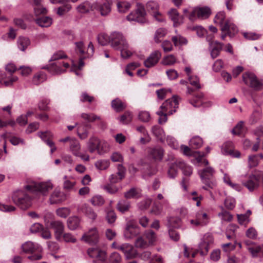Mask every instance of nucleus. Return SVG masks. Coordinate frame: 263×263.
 Listing matches in <instances>:
<instances>
[{
	"mask_svg": "<svg viewBox=\"0 0 263 263\" xmlns=\"http://www.w3.org/2000/svg\"><path fill=\"white\" fill-rule=\"evenodd\" d=\"M110 44L114 49L120 51L121 56L124 59L129 58L133 54L125 38L120 32H115L110 35Z\"/></svg>",
	"mask_w": 263,
	"mask_h": 263,
	"instance_id": "f257e3e1",
	"label": "nucleus"
},
{
	"mask_svg": "<svg viewBox=\"0 0 263 263\" xmlns=\"http://www.w3.org/2000/svg\"><path fill=\"white\" fill-rule=\"evenodd\" d=\"M215 174V170L209 166L198 171V174L201 181L205 184V186L202 187L203 189L208 190L209 189H214L216 186L217 183L214 178Z\"/></svg>",
	"mask_w": 263,
	"mask_h": 263,
	"instance_id": "f03ea898",
	"label": "nucleus"
},
{
	"mask_svg": "<svg viewBox=\"0 0 263 263\" xmlns=\"http://www.w3.org/2000/svg\"><path fill=\"white\" fill-rule=\"evenodd\" d=\"M53 187L52 183L49 181L42 182L32 181L25 186V189L31 193L39 194L43 196H46Z\"/></svg>",
	"mask_w": 263,
	"mask_h": 263,
	"instance_id": "7ed1b4c3",
	"label": "nucleus"
},
{
	"mask_svg": "<svg viewBox=\"0 0 263 263\" xmlns=\"http://www.w3.org/2000/svg\"><path fill=\"white\" fill-rule=\"evenodd\" d=\"M22 251L27 254H33L35 252L36 254H33L28 256V259L32 260H40L42 258L41 252L42 247L38 244L33 243L32 241H27L22 245Z\"/></svg>",
	"mask_w": 263,
	"mask_h": 263,
	"instance_id": "20e7f679",
	"label": "nucleus"
},
{
	"mask_svg": "<svg viewBox=\"0 0 263 263\" xmlns=\"http://www.w3.org/2000/svg\"><path fill=\"white\" fill-rule=\"evenodd\" d=\"M12 200L21 209L25 210L30 208L32 204V198L25 192L18 191L12 196Z\"/></svg>",
	"mask_w": 263,
	"mask_h": 263,
	"instance_id": "39448f33",
	"label": "nucleus"
},
{
	"mask_svg": "<svg viewBox=\"0 0 263 263\" xmlns=\"http://www.w3.org/2000/svg\"><path fill=\"white\" fill-rule=\"evenodd\" d=\"M245 83L255 90H260L263 88V83L256 76L251 72H246L242 75Z\"/></svg>",
	"mask_w": 263,
	"mask_h": 263,
	"instance_id": "423d86ee",
	"label": "nucleus"
},
{
	"mask_svg": "<svg viewBox=\"0 0 263 263\" xmlns=\"http://www.w3.org/2000/svg\"><path fill=\"white\" fill-rule=\"evenodd\" d=\"M181 150L183 154L186 156H191L194 155L195 157V162L194 163L198 166H201L202 164L206 166L209 164V162L206 159H203L204 154H201L199 152H195L193 153V151L187 146L181 145Z\"/></svg>",
	"mask_w": 263,
	"mask_h": 263,
	"instance_id": "0eeeda50",
	"label": "nucleus"
},
{
	"mask_svg": "<svg viewBox=\"0 0 263 263\" xmlns=\"http://www.w3.org/2000/svg\"><path fill=\"white\" fill-rule=\"evenodd\" d=\"M145 15L146 12L142 4H137L136 11L131 12L126 18L129 21H137L140 23H144L146 22Z\"/></svg>",
	"mask_w": 263,
	"mask_h": 263,
	"instance_id": "6e6552de",
	"label": "nucleus"
},
{
	"mask_svg": "<svg viewBox=\"0 0 263 263\" xmlns=\"http://www.w3.org/2000/svg\"><path fill=\"white\" fill-rule=\"evenodd\" d=\"M100 239V235L98 229L96 227L90 229L82 236L81 240L89 245H97Z\"/></svg>",
	"mask_w": 263,
	"mask_h": 263,
	"instance_id": "1a4fd4ad",
	"label": "nucleus"
},
{
	"mask_svg": "<svg viewBox=\"0 0 263 263\" xmlns=\"http://www.w3.org/2000/svg\"><path fill=\"white\" fill-rule=\"evenodd\" d=\"M111 0H101L94 3V10L103 16H107L111 12Z\"/></svg>",
	"mask_w": 263,
	"mask_h": 263,
	"instance_id": "9d476101",
	"label": "nucleus"
},
{
	"mask_svg": "<svg viewBox=\"0 0 263 263\" xmlns=\"http://www.w3.org/2000/svg\"><path fill=\"white\" fill-rule=\"evenodd\" d=\"M140 233L139 227L136 225L134 220L128 221L124 231V236L126 239H132Z\"/></svg>",
	"mask_w": 263,
	"mask_h": 263,
	"instance_id": "9b49d317",
	"label": "nucleus"
},
{
	"mask_svg": "<svg viewBox=\"0 0 263 263\" xmlns=\"http://www.w3.org/2000/svg\"><path fill=\"white\" fill-rule=\"evenodd\" d=\"M178 105L177 97L174 96L172 98L166 100L160 106V109L166 111L168 115H172L176 111Z\"/></svg>",
	"mask_w": 263,
	"mask_h": 263,
	"instance_id": "f8f14e48",
	"label": "nucleus"
},
{
	"mask_svg": "<svg viewBox=\"0 0 263 263\" xmlns=\"http://www.w3.org/2000/svg\"><path fill=\"white\" fill-rule=\"evenodd\" d=\"M69 150L75 156L80 157L84 161H89V156L86 154H82L81 153L80 144L76 139H73V140H70Z\"/></svg>",
	"mask_w": 263,
	"mask_h": 263,
	"instance_id": "ddd939ff",
	"label": "nucleus"
},
{
	"mask_svg": "<svg viewBox=\"0 0 263 263\" xmlns=\"http://www.w3.org/2000/svg\"><path fill=\"white\" fill-rule=\"evenodd\" d=\"M69 67L68 63L58 61L51 64L49 71L53 74H59L65 72V69Z\"/></svg>",
	"mask_w": 263,
	"mask_h": 263,
	"instance_id": "4468645a",
	"label": "nucleus"
},
{
	"mask_svg": "<svg viewBox=\"0 0 263 263\" xmlns=\"http://www.w3.org/2000/svg\"><path fill=\"white\" fill-rule=\"evenodd\" d=\"M213 241V237L210 234L204 235L203 239L199 245L198 252H199L202 256L206 255L209 251V245Z\"/></svg>",
	"mask_w": 263,
	"mask_h": 263,
	"instance_id": "2eb2a0df",
	"label": "nucleus"
},
{
	"mask_svg": "<svg viewBox=\"0 0 263 263\" xmlns=\"http://www.w3.org/2000/svg\"><path fill=\"white\" fill-rule=\"evenodd\" d=\"M50 227L54 230V234L55 239L57 240L61 241L62 235L64 231V225L60 221H52L50 224Z\"/></svg>",
	"mask_w": 263,
	"mask_h": 263,
	"instance_id": "dca6fc26",
	"label": "nucleus"
},
{
	"mask_svg": "<svg viewBox=\"0 0 263 263\" xmlns=\"http://www.w3.org/2000/svg\"><path fill=\"white\" fill-rule=\"evenodd\" d=\"M207 214L202 211L197 212L195 215V219L190 220V223L194 226H203L208 222Z\"/></svg>",
	"mask_w": 263,
	"mask_h": 263,
	"instance_id": "f3484780",
	"label": "nucleus"
},
{
	"mask_svg": "<svg viewBox=\"0 0 263 263\" xmlns=\"http://www.w3.org/2000/svg\"><path fill=\"white\" fill-rule=\"evenodd\" d=\"M76 50L81 55H84V58H86L91 57L93 54L94 48L92 43L90 42L88 45L87 50L85 55L84 44L82 42H79L76 43Z\"/></svg>",
	"mask_w": 263,
	"mask_h": 263,
	"instance_id": "a211bd4d",
	"label": "nucleus"
},
{
	"mask_svg": "<svg viewBox=\"0 0 263 263\" xmlns=\"http://www.w3.org/2000/svg\"><path fill=\"white\" fill-rule=\"evenodd\" d=\"M117 168L118 172L116 174H111L109 177V180L111 183H116L125 177V168L122 164H118Z\"/></svg>",
	"mask_w": 263,
	"mask_h": 263,
	"instance_id": "6ab92c4d",
	"label": "nucleus"
},
{
	"mask_svg": "<svg viewBox=\"0 0 263 263\" xmlns=\"http://www.w3.org/2000/svg\"><path fill=\"white\" fill-rule=\"evenodd\" d=\"M222 32H227L228 35L232 37L238 32L237 27L230 21L227 20L221 27Z\"/></svg>",
	"mask_w": 263,
	"mask_h": 263,
	"instance_id": "aec40b11",
	"label": "nucleus"
},
{
	"mask_svg": "<svg viewBox=\"0 0 263 263\" xmlns=\"http://www.w3.org/2000/svg\"><path fill=\"white\" fill-rule=\"evenodd\" d=\"M18 80V77L9 74L7 76L6 73L0 71V84L5 86H10Z\"/></svg>",
	"mask_w": 263,
	"mask_h": 263,
	"instance_id": "412c9836",
	"label": "nucleus"
},
{
	"mask_svg": "<svg viewBox=\"0 0 263 263\" xmlns=\"http://www.w3.org/2000/svg\"><path fill=\"white\" fill-rule=\"evenodd\" d=\"M66 199L65 194L55 189L50 195L49 201L50 204H57L65 201Z\"/></svg>",
	"mask_w": 263,
	"mask_h": 263,
	"instance_id": "4be33fe9",
	"label": "nucleus"
},
{
	"mask_svg": "<svg viewBox=\"0 0 263 263\" xmlns=\"http://www.w3.org/2000/svg\"><path fill=\"white\" fill-rule=\"evenodd\" d=\"M161 57V52L157 50L155 51L144 61V65L147 68L152 67L158 62Z\"/></svg>",
	"mask_w": 263,
	"mask_h": 263,
	"instance_id": "5701e85b",
	"label": "nucleus"
},
{
	"mask_svg": "<svg viewBox=\"0 0 263 263\" xmlns=\"http://www.w3.org/2000/svg\"><path fill=\"white\" fill-rule=\"evenodd\" d=\"M208 42H209L210 47L211 49V55L213 59L217 57L221 50H222L223 44L217 41L211 42L209 37L206 38Z\"/></svg>",
	"mask_w": 263,
	"mask_h": 263,
	"instance_id": "b1692460",
	"label": "nucleus"
},
{
	"mask_svg": "<svg viewBox=\"0 0 263 263\" xmlns=\"http://www.w3.org/2000/svg\"><path fill=\"white\" fill-rule=\"evenodd\" d=\"M259 184V177L255 175L250 176L247 181L243 183V184L247 187L250 191H253L257 188Z\"/></svg>",
	"mask_w": 263,
	"mask_h": 263,
	"instance_id": "393cba45",
	"label": "nucleus"
},
{
	"mask_svg": "<svg viewBox=\"0 0 263 263\" xmlns=\"http://www.w3.org/2000/svg\"><path fill=\"white\" fill-rule=\"evenodd\" d=\"M247 246V249L250 252L253 257H256L258 254L262 252V245H256L252 241L245 242Z\"/></svg>",
	"mask_w": 263,
	"mask_h": 263,
	"instance_id": "a878e982",
	"label": "nucleus"
},
{
	"mask_svg": "<svg viewBox=\"0 0 263 263\" xmlns=\"http://www.w3.org/2000/svg\"><path fill=\"white\" fill-rule=\"evenodd\" d=\"M148 155L156 160H161L164 155V151L160 147L149 148L148 151Z\"/></svg>",
	"mask_w": 263,
	"mask_h": 263,
	"instance_id": "bb28decb",
	"label": "nucleus"
},
{
	"mask_svg": "<svg viewBox=\"0 0 263 263\" xmlns=\"http://www.w3.org/2000/svg\"><path fill=\"white\" fill-rule=\"evenodd\" d=\"M81 210L85 213L86 216L92 220H95L97 218V214L95 211L89 207L87 204L84 203L82 204Z\"/></svg>",
	"mask_w": 263,
	"mask_h": 263,
	"instance_id": "cd10ccee",
	"label": "nucleus"
},
{
	"mask_svg": "<svg viewBox=\"0 0 263 263\" xmlns=\"http://www.w3.org/2000/svg\"><path fill=\"white\" fill-rule=\"evenodd\" d=\"M180 160H176L175 162L171 163L167 171V175L169 178L174 179L178 174V168H179V164L178 162Z\"/></svg>",
	"mask_w": 263,
	"mask_h": 263,
	"instance_id": "c85d7f7f",
	"label": "nucleus"
},
{
	"mask_svg": "<svg viewBox=\"0 0 263 263\" xmlns=\"http://www.w3.org/2000/svg\"><path fill=\"white\" fill-rule=\"evenodd\" d=\"M93 6L94 3L93 4H91L89 2H85L79 5L77 7V9L78 12L84 13L89 12L90 10L94 11Z\"/></svg>",
	"mask_w": 263,
	"mask_h": 263,
	"instance_id": "c756f323",
	"label": "nucleus"
},
{
	"mask_svg": "<svg viewBox=\"0 0 263 263\" xmlns=\"http://www.w3.org/2000/svg\"><path fill=\"white\" fill-rule=\"evenodd\" d=\"M204 102L203 95L202 93H198L194 98L190 100V103L194 107H198L202 105Z\"/></svg>",
	"mask_w": 263,
	"mask_h": 263,
	"instance_id": "7c9ffc66",
	"label": "nucleus"
},
{
	"mask_svg": "<svg viewBox=\"0 0 263 263\" xmlns=\"http://www.w3.org/2000/svg\"><path fill=\"white\" fill-rule=\"evenodd\" d=\"M99 143V139L95 137H91L87 142V148L89 152L93 153L97 151L98 144Z\"/></svg>",
	"mask_w": 263,
	"mask_h": 263,
	"instance_id": "2f4dec72",
	"label": "nucleus"
},
{
	"mask_svg": "<svg viewBox=\"0 0 263 263\" xmlns=\"http://www.w3.org/2000/svg\"><path fill=\"white\" fill-rule=\"evenodd\" d=\"M195 12H197V17L201 19L208 18L210 15V10L208 7L195 8Z\"/></svg>",
	"mask_w": 263,
	"mask_h": 263,
	"instance_id": "473e14b6",
	"label": "nucleus"
},
{
	"mask_svg": "<svg viewBox=\"0 0 263 263\" xmlns=\"http://www.w3.org/2000/svg\"><path fill=\"white\" fill-rule=\"evenodd\" d=\"M130 202L127 200H121L117 204V209L120 212L124 213L129 211Z\"/></svg>",
	"mask_w": 263,
	"mask_h": 263,
	"instance_id": "72a5a7b5",
	"label": "nucleus"
},
{
	"mask_svg": "<svg viewBox=\"0 0 263 263\" xmlns=\"http://www.w3.org/2000/svg\"><path fill=\"white\" fill-rule=\"evenodd\" d=\"M30 41L28 37L21 36L17 40L18 48L22 51H24L30 45Z\"/></svg>",
	"mask_w": 263,
	"mask_h": 263,
	"instance_id": "f704fd0d",
	"label": "nucleus"
},
{
	"mask_svg": "<svg viewBox=\"0 0 263 263\" xmlns=\"http://www.w3.org/2000/svg\"><path fill=\"white\" fill-rule=\"evenodd\" d=\"M38 135L50 148L55 146L54 142L49 139L52 136L50 132L39 133Z\"/></svg>",
	"mask_w": 263,
	"mask_h": 263,
	"instance_id": "c9c22d12",
	"label": "nucleus"
},
{
	"mask_svg": "<svg viewBox=\"0 0 263 263\" xmlns=\"http://www.w3.org/2000/svg\"><path fill=\"white\" fill-rule=\"evenodd\" d=\"M112 107L118 112L124 109L126 107V104L118 98L115 99L111 102Z\"/></svg>",
	"mask_w": 263,
	"mask_h": 263,
	"instance_id": "e433bc0d",
	"label": "nucleus"
},
{
	"mask_svg": "<svg viewBox=\"0 0 263 263\" xmlns=\"http://www.w3.org/2000/svg\"><path fill=\"white\" fill-rule=\"evenodd\" d=\"M80 220L77 216L69 217L67 220V226L71 230H74L78 228L80 225Z\"/></svg>",
	"mask_w": 263,
	"mask_h": 263,
	"instance_id": "4c0bfd02",
	"label": "nucleus"
},
{
	"mask_svg": "<svg viewBox=\"0 0 263 263\" xmlns=\"http://www.w3.org/2000/svg\"><path fill=\"white\" fill-rule=\"evenodd\" d=\"M141 191L137 188L133 187L124 193V196L126 199L139 198L140 196Z\"/></svg>",
	"mask_w": 263,
	"mask_h": 263,
	"instance_id": "58836bf2",
	"label": "nucleus"
},
{
	"mask_svg": "<svg viewBox=\"0 0 263 263\" xmlns=\"http://www.w3.org/2000/svg\"><path fill=\"white\" fill-rule=\"evenodd\" d=\"M172 41L175 46L184 45L187 43V40L180 34L172 36Z\"/></svg>",
	"mask_w": 263,
	"mask_h": 263,
	"instance_id": "ea45409f",
	"label": "nucleus"
},
{
	"mask_svg": "<svg viewBox=\"0 0 263 263\" xmlns=\"http://www.w3.org/2000/svg\"><path fill=\"white\" fill-rule=\"evenodd\" d=\"M35 22L42 27H48L52 24V19L49 17L45 16L36 19Z\"/></svg>",
	"mask_w": 263,
	"mask_h": 263,
	"instance_id": "a19ab883",
	"label": "nucleus"
},
{
	"mask_svg": "<svg viewBox=\"0 0 263 263\" xmlns=\"http://www.w3.org/2000/svg\"><path fill=\"white\" fill-rule=\"evenodd\" d=\"M47 79L46 75L43 72H39L35 74L32 79V82L35 85H39Z\"/></svg>",
	"mask_w": 263,
	"mask_h": 263,
	"instance_id": "79ce46f5",
	"label": "nucleus"
},
{
	"mask_svg": "<svg viewBox=\"0 0 263 263\" xmlns=\"http://www.w3.org/2000/svg\"><path fill=\"white\" fill-rule=\"evenodd\" d=\"M90 203L95 206H101L105 202V200L101 195H95L90 200Z\"/></svg>",
	"mask_w": 263,
	"mask_h": 263,
	"instance_id": "37998d69",
	"label": "nucleus"
},
{
	"mask_svg": "<svg viewBox=\"0 0 263 263\" xmlns=\"http://www.w3.org/2000/svg\"><path fill=\"white\" fill-rule=\"evenodd\" d=\"M135 246L137 248L144 249L148 248L149 246L143 237H139L135 240Z\"/></svg>",
	"mask_w": 263,
	"mask_h": 263,
	"instance_id": "c03bdc74",
	"label": "nucleus"
},
{
	"mask_svg": "<svg viewBox=\"0 0 263 263\" xmlns=\"http://www.w3.org/2000/svg\"><path fill=\"white\" fill-rule=\"evenodd\" d=\"M179 164V168L183 171V173L185 176H190L193 173V169L191 166L186 165L184 162L181 160L178 162Z\"/></svg>",
	"mask_w": 263,
	"mask_h": 263,
	"instance_id": "a18cd8bd",
	"label": "nucleus"
},
{
	"mask_svg": "<svg viewBox=\"0 0 263 263\" xmlns=\"http://www.w3.org/2000/svg\"><path fill=\"white\" fill-rule=\"evenodd\" d=\"M118 10L120 13H125L130 8V4L125 1H119L117 4Z\"/></svg>",
	"mask_w": 263,
	"mask_h": 263,
	"instance_id": "49530a36",
	"label": "nucleus"
},
{
	"mask_svg": "<svg viewBox=\"0 0 263 263\" xmlns=\"http://www.w3.org/2000/svg\"><path fill=\"white\" fill-rule=\"evenodd\" d=\"M203 144L202 139L198 137L195 136L192 138L190 141V145L193 148H199Z\"/></svg>",
	"mask_w": 263,
	"mask_h": 263,
	"instance_id": "de8ad7c7",
	"label": "nucleus"
},
{
	"mask_svg": "<svg viewBox=\"0 0 263 263\" xmlns=\"http://www.w3.org/2000/svg\"><path fill=\"white\" fill-rule=\"evenodd\" d=\"M222 211L218 214V217L223 221H230L233 218V216L230 212L226 211L223 207H221Z\"/></svg>",
	"mask_w": 263,
	"mask_h": 263,
	"instance_id": "09e8293b",
	"label": "nucleus"
},
{
	"mask_svg": "<svg viewBox=\"0 0 263 263\" xmlns=\"http://www.w3.org/2000/svg\"><path fill=\"white\" fill-rule=\"evenodd\" d=\"M144 236L149 246L153 245L157 240L156 235L153 231L149 230L146 232Z\"/></svg>",
	"mask_w": 263,
	"mask_h": 263,
	"instance_id": "8fccbe9b",
	"label": "nucleus"
},
{
	"mask_svg": "<svg viewBox=\"0 0 263 263\" xmlns=\"http://www.w3.org/2000/svg\"><path fill=\"white\" fill-rule=\"evenodd\" d=\"M132 114L129 111H126L119 118V120L121 123L127 124L132 121Z\"/></svg>",
	"mask_w": 263,
	"mask_h": 263,
	"instance_id": "3c124183",
	"label": "nucleus"
},
{
	"mask_svg": "<svg viewBox=\"0 0 263 263\" xmlns=\"http://www.w3.org/2000/svg\"><path fill=\"white\" fill-rule=\"evenodd\" d=\"M152 132L158 139L162 140L164 137V132L159 126H154L152 128Z\"/></svg>",
	"mask_w": 263,
	"mask_h": 263,
	"instance_id": "603ef678",
	"label": "nucleus"
},
{
	"mask_svg": "<svg viewBox=\"0 0 263 263\" xmlns=\"http://www.w3.org/2000/svg\"><path fill=\"white\" fill-rule=\"evenodd\" d=\"M169 15L174 23H180L182 21V17L179 15L176 9H172L169 12Z\"/></svg>",
	"mask_w": 263,
	"mask_h": 263,
	"instance_id": "864d4df0",
	"label": "nucleus"
},
{
	"mask_svg": "<svg viewBox=\"0 0 263 263\" xmlns=\"http://www.w3.org/2000/svg\"><path fill=\"white\" fill-rule=\"evenodd\" d=\"M167 33V31L164 28L158 29L155 33L154 39L156 43H160L161 39Z\"/></svg>",
	"mask_w": 263,
	"mask_h": 263,
	"instance_id": "5fc2aeb1",
	"label": "nucleus"
},
{
	"mask_svg": "<svg viewBox=\"0 0 263 263\" xmlns=\"http://www.w3.org/2000/svg\"><path fill=\"white\" fill-rule=\"evenodd\" d=\"M109 149V145L105 141H101L99 140V143L98 144L97 152L99 154H102Z\"/></svg>",
	"mask_w": 263,
	"mask_h": 263,
	"instance_id": "6e6d98bb",
	"label": "nucleus"
},
{
	"mask_svg": "<svg viewBox=\"0 0 263 263\" xmlns=\"http://www.w3.org/2000/svg\"><path fill=\"white\" fill-rule=\"evenodd\" d=\"M110 165L109 160H100L95 163L96 167L100 170H104L107 169Z\"/></svg>",
	"mask_w": 263,
	"mask_h": 263,
	"instance_id": "4d7b16f0",
	"label": "nucleus"
},
{
	"mask_svg": "<svg viewBox=\"0 0 263 263\" xmlns=\"http://www.w3.org/2000/svg\"><path fill=\"white\" fill-rule=\"evenodd\" d=\"M243 122L240 121L232 129V133L233 135H241L243 134Z\"/></svg>",
	"mask_w": 263,
	"mask_h": 263,
	"instance_id": "13d9d810",
	"label": "nucleus"
},
{
	"mask_svg": "<svg viewBox=\"0 0 263 263\" xmlns=\"http://www.w3.org/2000/svg\"><path fill=\"white\" fill-rule=\"evenodd\" d=\"M70 213V210L67 208H60L56 210L57 215L61 218H66Z\"/></svg>",
	"mask_w": 263,
	"mask_h": 263,
	"instance_id": "bf43d9fd",
	"label": "nucleus"
},
{
	"mask_svg": "<svg viewBox=\"0 0 263 263\" xmlns=\"http://www.w3.org/2000/svg\"><path fill=\"white\" fill-rule=\"evenodd\" d=\"M116 218L117 216L114 211L111 210H106V219L108 223H113L116 221Z\"/></svg>",
	"mask_w": 263,
	"mask_h": 263,
	"instance_id": "052dcab7",
	"label": "nucleus"
},
{
	"mask_svg": "<svg viewBox=\"0 0 263 263\" xmlns=\"http://www.w3.org/2000/svg\"><path fill=\"white\" fill-rule=\"evenodd\" d=\"M180 219L172 217L168 219L167 226L168 229L176 228L180 226Z\"/></svg>",
	"mask_w": 263,
	"mask_h": 263,
	"instance_id": "680f3d73",
	"label": "nucleus"
},
{
	"mask_svg": "<svg viewBox=\"0 0 263 263\" xmlns=\"http://www.w3.org/2000/svg\"><path fill=\"white\" fill-rule=\"evenodd\" d=\"M176 62V58L173 54H170L163 58L162 63L164 65H172Z\"/></svg>",
	"mask_w": 263,
	"mask_h": 263,
	"instance_id": "e2e57ef3",
	"label": "nucleus"
},
{
	"mask_svg": "<svg viewBox=\"0 0 263 263\" xmlns=\"http://www.w3.org/2000/svg\"><path fill=\"white\" fill-rule=\"evenodd\" d=\"M225 17L226 15L224 12H218L215 16V23L219 24L222 27L226 22H224Z\"/></svg>",
	"mask_w": 263,
	"mask_h": 263,
	"instance_id": "0e129e2a",
	"label": "nucleus"
},
{
	"mask_svg": "<svg viewBox=\"0 0 263 263\" xmlns=\"http://www.w3.org/2000/svg\"><path fill=\"white\" fill-rule=\"evenodd\" d=\"M236 204V201L234 198L228 197L224 201V206L228 210H233Z\"/></svg>",
	"mask_w": 263,
	"mask_h": 263,
	"instance_id": "69168bd1",
	"label": "nucleus"
},
{
	"mask_svg": "<svg viewBox=\"0 0 263 263\" xmlns=\"http://www.w3.org/2000/svg\"><path fill=\"white\" fill-rule=\"evenodd\" d=\"M124 254L127 259H132L137 256V252L132 245Z\"/></svg>",
	"mask_w": 263,
	"mask_h": 263,
	"instance_id": "338daca9",
	"label": "nucleus"
},
{
	"mask_svg": "<svg viewBox=\"0 0 263 263\" xmlns=\"http://www.w3.org/2000/svg\"><path fill=\"white\" fill-rule=\"evenodd\" d=\"M122 257L119 253L117 252L112 253L109 258V263H120L121 261Z\"/></svg>",
	"mask_w": 263,
	"mask_h": 263,
	"instance_id": "774afa93",
	"label": "nucleus"
}]
</instances>
